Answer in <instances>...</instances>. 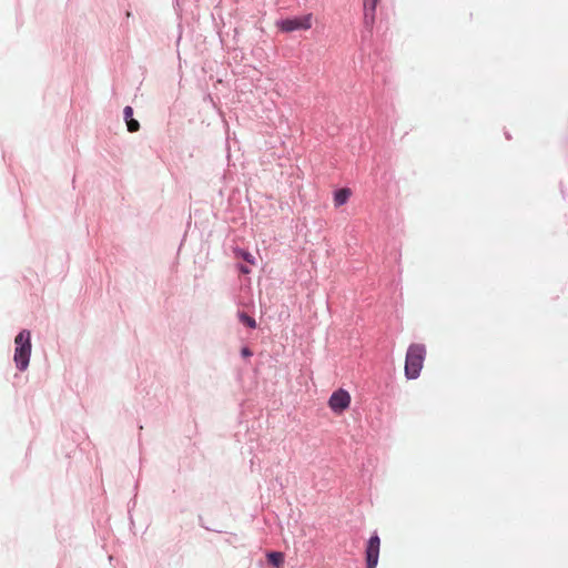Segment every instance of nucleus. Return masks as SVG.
Here are the masks:
<instances>
[{
  "instance_id": "f257e3e1",
  "label": "nucleus",
  "mask_w": 568,
  "mask_h": 568,
  "mask_svg": "<svg viewBox=\"0 0 568 568\" xmlns=\"http://www.w3.org/2000/svg\"><path fill=\"white\" fill-rule=\"evenodd\" d=\"M426 356V347L423 344L409 345L405 359V375L409 379L419 376Z\"/></svg>"
},
{
  "instance_id": "f03ea898",
  "label": "nucleus",
  "mask_w": 568,
  "mask_h": 568,
  "mask_svg": "<svg viewBox=\"0 0 568 568\" xmlns=\"http://www.w3.org/2000/svg\"><path fill=\"white\" fill-rule=\"evenodd\" d=\"M30 338V332L27 329L21 331L14 338V362L20 371H24L29 365L31 354Z\"/></svg>"
},
{
  "instance_id": "7ed1b4c3",
  "label": "nucleus",
  "mask_w": 568,
  "mask_h": 568,
  "mask_svg": "<svg viewBox=\"0 0 568 568\" xmlns=\"http://www.w3.org/2000/svg\"><path fill=\"white\" fill-rule=\"evenodd\" d=\"M313 17L311 13L298 18L284 19L276 24L283 32H292L295 30H308L312 28Z\"/></svg>"
},
{
  "instance_id": "20e7f679",
  "label": "nucleus",
  "mask_w": 568,
  "mask_h": 568,
  "mask_svg": "<svg viewBox=\"0 0 568 568\" xmlns=\"http://www.w3.org/2000/svg\"><path fill=\"white\" fill-rule=\"evenodd\" d=\"M349 405L351 395L343 388L335 390L328 399V406L335 414H342Z\"/></svg>"
},
{
  "instance_id": "39448f33",
  "label": "nucleus",
  "mask_w": 568,
  "mask_h": 568,
  "mask_svg": "<svg viewBox=\"0 0 568 568\" xmlns=\"http://www.w3.org/2000/svg\"><path fill=\"white\" fill-rule=\"evenodd\" d=\"M381 550V538L377 534L371 536L365 549L366 568H376Z\"/></svg>"
},
{
  "instance_id": "423d86ee",
  "label": "nucleus",
  "mask_w": 568,
  "mask_h": 568,
  "mask_svg": "<svg viewBox=\"0 0 568 568\" xmlns=\"http://www.w3.org/2000/svg\"><path fill=\"white\" fill-rule=\"evenodd\" d=\"M379 0H364V23L372 27L375 22V11Z\"/></svg>"
},
{
  "instance_id": "0eeeda50",
  "label": "nucleus",
  "mask_w": 568,
  "mask_h": 568,
  "mask_svg": "<svg viewBox=\"0 0 568 568\" xmlns=\"http://www.w3.org/2000/svg\"><path fill=\"white\" fill-rule=\"evenodd\" d=\"M351 190L349 189H341L334 194V204L335 206H341L345 204L349 196H351Z\"/></svg>"
},
{
  "instance_id": "6e6552de",
  "label": "nucleus",
  "mask_w": 568,
  "mask_h": 568,
  "mask_svg": "<svg viewBox=\"0 0 568 568\" xmlns=\"http://www.w3.org/2000/svg\"><path fill=\"white\" fill-rule=\"evenodd\" d=\"M268 562L275 567H281L284 564V555L283 552L272 551L267 554Z\"/></svg>"
},
{
  "instance_id": "1a4fd4ad",
  "label": "nucleus",
  "mask_w": 568,
  "mask_h": 568,
  "mask_svg": "<svg viewBox=\"0 0 568 568\" xmlns=\"http://www.w3.org/2000/svg\"><path fill=\"white\" fill-rule=\"evenodd\" d=\"M239 318L243 324H245L250 328L256 327V321L253 317L248 316L246 313H244V312L239 313Z\"/></svg>"
},
{
  "instance_id": "9d476101",
  "label": "nucleus",
  "mask_w": 568,
  "mask_h": 568,
  "mask_svg": "<svg viewBox=\"0 0 568 568\" xmlns=\"http://www.w3.org/2000/svg\"><path fill=\"white\" fill-rule=\"evenodd\" d=\"M235 254H236V256L242 257L247 263H250L252 265L255 264V258L251 253L243 251V250H236Z\"/></svg>"
},
{
  "instance_id": "9b49d317",
  "label": "nucleus",
  "mask_w": 568,
  "mask_h": 568,
  "mask_svg": "<svg viewBox=\"0 0 568 568\" xmlns=\"http://www.w3.org/2000/svg\"><path fill=\"white\" fill-rule=\"evenodd\" d=\"M126 125H128V130L130 132H136L140 128L139 122L136 120H134L133 118L126 120Z\"/></svg>"
},
{
  "instance_id": "f8f14e48",
  "label": "nucleus",
  "mask_w": 568,
  "mask_h": 568,
  "mask_svg": "<svg viewBox=\"0 0 568 568\" xmlns=\"http://www.w3.org/2000/svg\"><path fill=\"white\" fill-rule=\"evenodd\" d=\"M125 120L132 119L133 109L131 106H125L123 110Z\"/></svg>"
},
{
  "instance_id": "ddd939ff",
  "label": "nucleus",
  "mask_w": 568,
  "mask_h": 568,
  "mask_svg": "<svg viewBox=\"0 0 568 568\" xmlns=\"http://www.w3.org/2000/svg\"><path fill=\"white\" fill-rule=\"evenodd\" d=\"M240 271L243 274H248L251 272L250 268L247 266H244V265L240 266Z\"/></svg>"
},
{
  "instance_id": "4468645a",
  "label": "nucleus",
  "mask_w": 568,
  "mask_h": 568,
  "mask_svg": "<svg viewBox=\"0 0 568 568\" xmlns=\"http://www.w3.org/2000/svg\"><path fill=\"white\" fill-rule=\"evenodd\" d=\"M242 354H243V356H251L252 352L247 347H245L242 349Z\"/></svg>"
}]
</instances>
